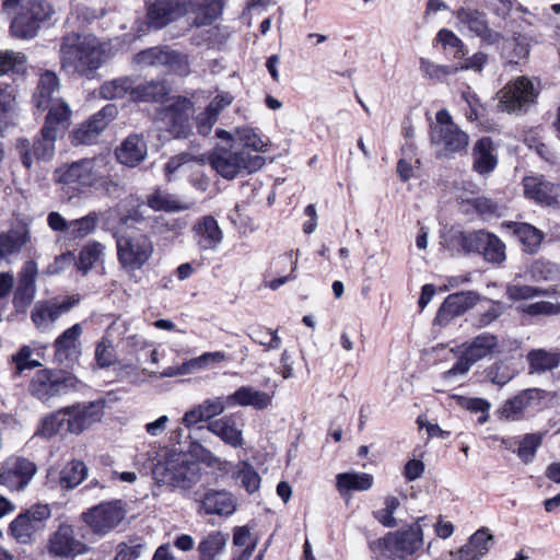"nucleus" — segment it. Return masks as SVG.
I'll use <instances>...</instances> for the list:
<instances>
[{"label":"nucleus","instance_id":"obj_1","mask_svg":"<svg viewBox=\"0 0 560 560\" xmlns=\"http://www.w3.org/2000/svg\"><path fill=\"white\" fill-rule=\"evenodd\" d=\"M104 49L91 34L70 33L60 44L61 67L68 73L89 77L103 63Z\"/></svg>","mask_w":560,"mask_h":560},{"label":"nucleus","instance_id":"obj_2","mask_svg":"<svg viewBox=\"0 0 560 560\" xmlns=\"http://www.w3.org/2000/svg\"><path fill=\"white\" fill-rule=\"evenodd\" d=\"M104 164L105 158L103 156L81 159L56 168L52 178L61 187V190L71 198L85 191L98 180Z\"/></svg>","mask_w":560,"mask_h":560},{"label":"nucleus","instance_id":"obj_3","mask_svg":"<svg viewBox=\"0 0 560 560\" xmlns=\"http://www.w3.org/2000/svg\"><path fill=\"white\" fill-rule=\"evenodd\" d=\"M152 475L159 485L186 490L199 482L201 468L187 454L174 452L165 460L155 464Z\"/></svg>","mask_w":560,"mask_h":560},{"label":"nucleus","instance_id":"obj_4","mask_svg":"<svg viewBox=\"0 0 560 560\" xmlns=\"http://www.w3.org/2000/svg\"><path fill=\"white\" fill-rule=\"evenodd\" d=\"M211 167L224 179H234L244 174L257 172L265 164V159L258 154H250L245 149L234 145L229 148L218 145L211 153Z\"/></svg>","mask_w":560,"mask_h":560},{"label":"nucleus","instance_id":"obj_5","mask_svg":"<svg viewBox=\"0 0 560 560\" xmlns=\"http://www.w3.org/2000/svg\"><path fill=\"white\" fill-rule=\"evenodd\" d=\"M419 517L416 522L392 533L380 540L377 560H412V556L423 546V529Z\"/></svg>","mask_w":560,"mask_h":560},{"label":"nucleus","instance_id":"obj_6","mask_svg":"<svg viewBox=\"0 0 560 560\" xmlns=\"http://www.w3.org/2000/svg\"><path fill=\"white\" fill-rule=\"evenodd\" d=\"M54 115L46 117L39 137L33 142L25 138L16 140L15 149L25 168L30 170L36 160L50 161L54 158L56 139L66 131V129L60 128L65 120L56 122Z\"/></svg>","mask_w":560,"mask_h":560},{"label":"nucleus","instance_id":"obj_7","mask_svg":"<svg viewBox=\"0 0 560 560\" xmlns=\"http://www.w3.org/2000/svg\"><path fill=\"white\" fill-rule=\"evenodd\" d=\"M430 141L439 158H452L466 150L469 138L453 121L450 113L439 110L430 128Z\"/></svg>","mask_w":560,"mask_h":560},{"label":"nucleus","instance_id":"obj_8","mask_svg":"<svg viewBox=\"0 0 560 560\" xmlns=\"http://www.w3.org/2000/svg\"><path fill=\"white\" fill-rule=\"evenodd\" d=\"M33 103L38 109H48L46 117L54 115V120H65L60 128L67 129L70 122L71 109L69 105L59 97V79L52 71H45L40 74L36 91L33 95Z\"/></svg>","mask_w":560,"mask_h":560},{"label":"nucleus","instance_id":"obj_9","mask_svg":"<svg viewBox=\"0 0 560 560\" xmlns=\"http://www.w3.org/2000/svg\"><path fill=\"white\" fill-rule=\"evenodd\" d=\"M117 256L122 268L138 270L153 254V243L148 235L131 231L117 235Z\"/></svg>","mask_w":560,"mask_h":560},{"label":"nucleus","instance_id":"obj_10","mask_svg":"<svg viewBox=\"0 0 560 560\" xmlns=\"http://www.w3.org/2000/svg\"><path fill=\"white\" fill-rule=\"evenodd\" d=\"M55 14V9L46 1H28L21 7L20 12L11 22V34L18 38H33L37 34L40 23L51 20Z\"/></svg>","mask_w":560,"mask_h":560},{"label":"nucleus","instance_id":"obj_11","mask_svg":"<svg viewBox=\"0 0 560 560\" xmlns=\"http://www.w3.org/2000/svg\"><path fill=\"white\" fill-rule=\"evenodd\" d=\"M271 396L267 393L255 389L254 387H241L233 395L226 398H213L207 399L200 407L207 418V420L212 421L211 419L215 416L221 415L226 406H253L255 408H265L270 404Z\"/></svg>","mask_w":560,"mask_h":560},{"label":"nucleus","instance_id":"obj_12","mask_svg":"<svg viewBox=\"0 0 560 560\" xmlns=\"http://www.w3.org/2000/svg\"><path fill=\"white\" fill-rule=\"evenodd\" d=\"M46 548L50 557L61 560H72L90 550V547L78 536L75 528L67 523H61L49 535Z\"/></svg>","mask_w":560,"mask_h":560},{"label":"nucleus","instance_id":"obj_13","mask_svg":"<svg viewBox=\"0 0 560 560\" xmlns=\"http://www.w3.org/2000/svg\"><path fill=\"white\" fill-rule=\"evenodd\" d=\"M51 516L48 504H34L19 514L10 524V533L20 544H31Z\"/></svg>","mask_w":560,"mask_h":560},{"label":"nucleus","instance_id":"obj_14","mask_svg":"<svg viewBox=\"0 0 560 560\" xmlns=\"http://www.w3.org/2000/svg\"><path fill=\"white\" fill-rule=\"evenodd\" d=\"M192 103L186 97H178L159 114L161 130L168 132L172 138H187L191 133L190 115Z\"/></svg>","mask_w":560,"mask_h":560},{"label":"nucleus","instance_id":"obj_15","mask_svg":"<svg viewBox=\"0 0 560 560\" xmlns=\"http://www.w3.org/2000/svg\"><path fill=\"white\" fill-rule=\"evenodd\" d=\"M135 61L144 67H164L166 71L187 75L189 73L188 56L168 47H151L138 52Z\"/></svg>","mask_w":560,"mask_h":560},{"label":"nucleus","instance_id":"obj_16","mask_svg":"<svg viewBox=\"0 0 560 560\" xmlns=\"http://www.w3.org/2000/svg\"><path fill=\"white\" fill-rule=\"evenodd\" d=\"M454 15L458 30H466L478 37L482 44L495 45L501 40L502 35L490 27L486 12L470 7H462L454 12Z\"/></svg>","mask_w":560,"mask_h":560},{"label":"nucleus","instance_id":"obj_17","mask_svg":"<svg viewBox=\"0 0 560 560\" xmlns=\"http://www.w3.org/2000/svg\"><path fill=\"white\" fill-rule=\"evenodd\" d=\"M80 302L79 296L52 298L35 303L31 318L36 328L48 330L61 316L68 314Z\"/></svg>","mask_w":560,"mask_h":560},{"label":"nucleus","instance_id":"obj_18","mask_svg":"<svg viewBox=\"0 0 560 560\" xmlns=\"http://www.w3.org/2000/svg\"><path fill=\"white\" fill-rule=\"evenodd\" d=\"M37 471L36 465L21 456H10L0 464V485L10 491L24 490Z\"/></svg>","mask_w":560,"mask_h":560},{"label":"nucleus","instance_id":"obj_19","mask_svg":"<svg viewBox=\"0 0 560 560\" xmlns=\"http://www.w3.org/2000/svg\"><path fill=\"white\" fill-rule=\"evenodd\" d=\"M498 346L497 336L483 332L472 339L468 345H463L464 350L456 363L446 372L448 375H464L479 360L491 354Z\"/></svg>","mask_w":560,"mask_h":560},{"label":"nucleus","instance_id":"obj_20","mask_svg":"<svg viewBox=\"0 0 560 560\" xmlns=\"http://www.w3.org/2000/svg\"><path fill=\"white\" fill-rule=\"evenodd\" d=\"M499 108L503 112L515 113L533 103L538 90L527 77H518L500 91Z\"/></svg>","mask_w":560,"mask_h":560},{"label":"nucleus","instance_id":"obj_21","mask_svg":"<svg viewBox=\"0 0 560 560\" xmlns=\"http://www.w3.org/2000/svg\"><path fill=\"white\" fill-rule=\"evenodd\" d=\"M124 517L125 511L119 502L101 503L82 513V520L97 535L108 534Z\"/></svg>","mask_w":560,"mask_h":560},{"label":"nucleus","instance_id":"obj_22","mask_svg":"<svg viewBox=\"0 0 560 560\" xmlns=\"http://www.w3.org/2000/svg\"><path fill=\"white\" fill-rule=\"evenodd\" d=\"M104 401L97 400L88 405H78L62 410V420L66 421V430L73 434H80L103 417Z\"/></svg>","mask_w":560,"mask_h":560},{"label":"nucleus","instance_id":"obj_23","mask_svg":"<svg viewBox=\"0 0 560 560\" xmlns=\"http://www.w3.org/2000/svg\"><path fill=\"white\" fill-rule=\"evenodd\" d=\"M116 115L117 107L113 104L106 105L73 130L72 143L75 145L93 143Z\"/></svg>","mask_w":560,"mask_h":560},{"label":"nucleus","instance_id":"obj_24","mask_svg":"<svg viewBox=\"0 0 560 560\" xmlns=\"http://www.w3.org/2000/svg\"><path fill=\"white\" fill-rule=\"evenodd\" d=\"M479 301L481 296L474 291L450 294L439 308L434 323L441 326L447 325L451 319L464 314Z\"/></svg>","mask_w":560,"mask_h":560},{"label":"nucleus","instance_id":"obj_25","mask_svg":"<svg viewBox=\"0 0 560 560\" xmlns=\"http://www.w3.org/2000/svg\"><path fill=\"white\" fill-rule=\"evenodd\" d=\"M243 423L235 415H226L209 421L207 429L232 448H242L245 444Z\"/></svg>","mask_w":560,"mask_h":560},{"label":"nucleus","instance_id":"obj_26","mask_svg":"<svg viewBox=\"0 0 560 560\" xmlns=\"http://www.w3.org/2000/svg\"><path fill=\"white\" fill-rule=\"evenodd\" d=\"M186 9L179 0H155L148 4L147 21L150 27L160 30L178 19Z\"/></svg>","mask_w":560,"mask_h":560},{"label":"nucleus","instance_id":"obj_27","mask_svg":"<svg viewBox=\"0 0 560 560\" xmlns=\"http://www.w3.org/2000/svg\"><path fill=\"white\" fill-rule=\"evenodd\" d=\"M493 536L488 528H480L475 532L456 551H451V560H481L492 548Z\"/></svg>","mask_w":560,"mask_h":560},{"label":"nucleus","instance_id":"obj_28","mask_svg":"<svg viewBox=\"0 0 560 560\" xmlns=\"http://www.w3.org/2000/svg\"><path fill=\"white\" fill-rule=\"evenodd\" d=\"M83 332L81 324H74L57 337L54 342L55 358L59 362L78 360L81 354L80 337Z\"/></svg>","mask_w":560,"mask_h":560},{"label":"nucleus","instance_id":"obj_29","mask_svg":"<svg viewBox=\"0 0 560 560\" xmlns=\"http://www.w3.org/2000/svg\"><path fill=\"white\" fill-rule=\"evenodd\" d=\"M523 186L525 196L540 203L551 205L560 195V185L547 180L542 175L526 176Z\"/></svg>","mask_w":560,"mask_h":560},{"label":"nucleus","instance_id":"obj_30","mask_svg":"<svg viewBox=\"0 0 560 560\" xmlns=\"http://www.w3.org/2000/svg\"><path fill=\"white\" fill-rule=\"evenodd\" d=\"M206 514L229 516L236 511V499L226 490H208L201 501Z\"/></svg>","mask_w":560,"mask_h":560},{"label":"nucleus","instance_id":"obj_31","mask_svg":"<svg viewBox=\"0 0 560 560\" xmlns=\"http://www.w3.org/2000/svg\"><path fill=\"white\" fill-rule=\"evenodd\" d=\"M195 238L201 250H215L223 240V233L217 220L211 215L203 217L194 226Z\"/></svg>","mask_w":560,"mask_h":560},{"label":"nucleus","instance_id":"obj_32","mask_svg":"<svg viewBox=\"0 0 560 560\" xmlns=\"http://www.w3.org/2000/svg\"><path fill=\"white\" fill-rule=\"evenodd\" d=\"M148 154V145L142 136L130 135L116 150V158L119 163L136 167Z\"/></svg>","mask_w":560,"mask_h":560},{"label":"nucleus","instance_id":"obj_33","mask_svg":"<svg viewBox=\"0 0 560 560\" xmlns=\"http://www.w3.org/2000/svg\"><path fill=\"white\" fill-rule=\"evenodd\" d=\"M232 361V357L224 351L203 352L201 355L184 362V372L190 374L223 368Z\"/></svg>","mask_w":560,"mask_h":560},{"label":"nucleus","instance_id":"obj_34","mask_svg":"<svg viewBox=\"0 0 560 560\" xmlns=\"http://www.w3.org/2000/svg\"><path fill=\"white\" fill-rule=\"evenodd\" d=\"M31 241V232L26 226L12 229L0 234V258L8 259L18 254Z\"/></svg>","mask_w":560,"mask_h":560},{"label":"nucleus","instance_id":"obj_35","mask_svg":"<svg viewBox=\"0 0 560 560\" xmlns=\"http://www.w3.org/2000/svg\"><path fill=\"white\" fill-rule=\"evenodd\" d=\"M373 486V476L366 472H342L336 477V488L341 497L351 491H366Z\"/></svg>","mask_w":560,"mask_h":560},{"label":"nucleus","instance_id":"obj_36","mask_svg":"<svg viewBox=\"0 0 560 560\" xmlns=\"http://www.w3.org/2000/svg\"><path fill=\"white\" fill-rule=\"evenodd\" d=\"M526 359L530 374H544L559 365L560 352L534 349L527 353Z\"/></svg>","mask_w":560,"mask_h":560},{"label":"nucleus","instance_id":"obj_37","mask_svg":"<svg viewBox=\"0 0 560 560\" xmlns=\"http://www.w3.org/2000/svg\"><path fill=\"white\" fill-rule=\"evenodd\" d=\"M492 141L489 138L479 139L474 147V168L479 174H488L494 170L497 158L492 154Z\"/></svg>","mask_w":560,"mask_h":560},{"label":"nucleus","instance_id":"obj_38","mask_svg":"<svg viewBox=\"0 0 560 560\" xmlns=\"http://www.w3.org/2000/svg\"><path fill=\"white\" fill-rule=\"evenodd\" d=\"M536 392V388H526L520 395L509 399L499 410L500 417L508 421L518 420Z\"/></svg>","mask_w":560,"mask_h":560},{"label":"nucleus","instance_id":"obj_39","mask_svg":"<svg viewBox=\"0 0 560 560\" xmlns=\"http://www.w3.org/2000/svg\"><path fill=\"white\" fill-rule=\"evenodd\" d=\"M18 86L13 80L0 82V128L16 108Z\"/></svg>","mask_w":560,"mask_h":560},{"label":"nucleus","instance_id":"obj_40","mask_svg":"<svg viewBox=\"0 0 560 560\" xmlns=\"http://www.w3.org/2000/svg\"><path fill=\"white\" fill-rule=\"evenodd\" d=\"M228 541V535L221 532H212L198 545L199 560H214L220 555Z\"/></svg>","mask_w":560,"mask_h":560},{"label":"nucleus","instance_id":"obj_41","mask_svg":"<svg viewBox=\"0 0 560 560\" xmlns=\"http://www.w3.org/2000/svg\"><path fill=\"white\" fill-rule=\"evenodd\" d=\"M86 476V466L81 460H72L60 472V486L73 489L79 486Z\"/></svg>","mask_w":560,"mask_h":560},{"label":"nucleus","instance_id":"obj_42","mask_svg":"<svg viewBox=\"0 0 560 560\" xmlns=\"http://www.w3.org/2000/svg\"><path fill=\"white\" fill-rule=\"evenodd\" d=\"M147 203L154 211H183L188 209V206L182 203L175 196L160 190L148 196Z\"/></svg>","mask_w":560,"mask_h":560},{"label":"nucleus","instance_id":"obj_43","mask_svg":"<svg viewBox=\"0 0 560 560\" xmlns=\"http://www.w3.org/2000/svg\"><path fill=\"white\" fill-rule=\"evenodd\" d=\"M514 226V233L525 250L534 253L542 241L541 232L528 223H515Z\"/></svg>","mask_w":560,"mask_h":560},{"label":"nucleus","instance_id":"obj_44","mask_svg":"<svg viewBox=\"0 0 560 560\" xmlns=\"http://www.w3.org/2000/svg\"><path fill=\"white\" fill-rule=\"evenodd\" d=\"M481 301H485L488 306L483 307V311H479L472 316V323L478 328L486 327L493 323L505 310L504 304L500 301L488 300L485 298H481Z\"/></svg>","mask_w":560,"mask_h":560},{"label":"nucleus","instance_id":"obj_45","mask_svg":"<svg viewBox=\"0 0 560 560\" xmlns=\"http://www.w3.org/2000/svg\"><path fill=\"white\" fill-rule=\"evenodd\" d=\"M98 215L96 212L72 220L69 222V236L72 240H81L90 235L98 224Z\"/></svg>","mask_w":560,"mask_h":560},{"label":"nucleus","instance_id":"obj_46","mask_svg":"<svg viewBox=\"0 0 560 560\" xmlns=\"http://www.w3.org/2000/svg\"><path fill=\"white\" fill-rule=\"evenodd\" d=\"M420 70L430 80L443 81L458 72V67L436 65L427 58H420Z\"/></svg>","mask_w":560,"mask_h":560},{"label":"nucleus","instance_id":"obj_47","mask_svg":"<svg viewBox=\"0 0 560 560\" xmlns=\"http://www.w3.org/2000/svg\"><path fill=\"white\" fill-rule=\"evenodd\" d=\"M103 246L100 243H92L85 245L80 254L77 261V267L83 273H86L102 257Z\"/></svg>","mask_w":560,"mask_h":560},{"label":"nucleus","instance_id":"obj_48","mask_svg":"<svg viewBox=\"0 0 560 560\" xmlns=\"http://www.w3.org/2000/svg\"><path fill=\"white\" fill-rule=\"evenodd\" d=\"M236 478L241 480L242 487L248 493L256 492L260 487V477L248 462L237 464Z\"/></svg>","mask_w":560,"mask_h":560},{"label":"nucleus","instance_id":"obj_49","mask_svg":"<svg viewBox=\"0 0 560 560\" xmlns=\"http://www.w3.org/2000/svg\"><path fill=\"white\" fill-rule=\"evenodd\" d=\"M136 93L141 101L158 102L167 94V86L162 81H150L139 85Z\"/></svg>","mask_w":560,"mask_h":560},{"label":"nucleus","instance_id":"obj_50","mask_svg":"<svg viewBox=\"0 0 560 560\" xmlns=\"http://www.w3.org/2000/svg\"><path fill=\"white\" fill-rule=\"evenodd\" d=\"M481 254L487 261L501 264L505 260V245L497 235L490 233Z\"/></svg>","mask_w":560,"mask_h":560},{"label":"nucleus","instance_id":"obj_51","mask_svg":"<svg viewBox=\"0 0 560 560\" xmlns=\"http://www.w3.org/2000/svg\"><path fill=\"white\" fill-rule=\"evenodd\" d=\"M26 57L22 52L12 50L0 51V75L9 71H24Z\"/></svg>","mask_w":560,"mask_h":560},{"label":"nucleus","instance_id":"obj_52","mask_svg":"<svg viewBox=\"0 0 560 560\" xmlns=\"http://www.w3.org/2000/svg\"><path fill=\"white\" fill-rule=\"evenodd\" d=\"M132 88L128 78H119L102 84L100 94L106 100L121 98Z\"/></svg>","mask_w":560,"mask_h":560},{"label":"nucleus","instance_id":"obj_53","mask_svg":"<svg viewBox=\"0 0 560 560\" xmlns=\"http://www.w3.org/2000/svg\"><path fill=\"white\" fill-rule=\"evenodd\" d=\"M489 232L483 230L474 231V232H460V244L463 249L467 253H480L483 249L486 241L488 240Z\"/></svg>","mask_w":560,"mask_h":560},{"label":"nucleus","instance_id":"obj_54","mask_svg":"<svg viewBox=\"0 0 560 560\" xmlns=\"http://www.w3.org/2000/svg\"><path fill=\"white\" fill-rule=\"evenodd\" d=\"M436 39L443 47H448L454 50L455 59H464L466 56L464 42L453 31L447 28L440 30Z\"/></svg>","mask_w":560,"mask_h":560},{"label":"nucleus","instance_id":"obj_55","mask_svg":"<svg viewBox=\"0 0 560 560\" xmlns=\"http://www.w3.org/2000/svg\"><path fill=\"white\" fill-rule=\"evenodd\" d=\"M237 140L246 148L253 149L256 152L265 151L267 142L260 135L250 127H240L236 129Z\"/></svg>","mask_w":560,"mask_h":560},{"label":"nucleus","instance_id":"obj_56","mask_svg":"<svg viewBox=\"0 0 560 560\" xmlns=\"http://www.w3.org/2000/svg\"><path fill=\"white\" fill-rule=\"evenodd\" d=\"M194 162H203V159H197L191 153H180L172 156L164 165L165 177L168 182L174 179V175L184 166L190 165Z\"/></svg>","mask_w":560,"mask_h":560},{"label":"nucleus","instance_id":"obj_57","mask_svg":"<svg viewBox=\"0 0 560 560\" xmlns=\"http://www.w3.org/2000/svg\"><path fill=\"white\" fill-rule=\"evenodd\" d=\"M36 295V288L18 285L13 295V305L16 312L24 313Z\"/></svg>","mask_w":560,"mask_h":560},{"label":"nucleus","instance_id":"obj_58","mask_svg":"<svg viewBox=\"0 0 560 560\" xmlns=\"http://www.w3.org/2000/svg\"><path fill=\"white\" fill-rule=\"evenodd\" d=\"M144 545L129 541L120 542L116 547V555L113 560H137L141 557Z\"/></svg>","mask_w":560,"mask_h":560},{"label":"nucleus","instance_id":"obj_59","mask_svg":"<svg viewBox=\"0 0 560 560\" xmlns=\"http://www.w3.org/2000/svg\"><path fill=\"white\" fill-rule=\"evenodd\" d=\"M506 294L511 300H528L545 294L544 290L522 284H510L506 288Z\"/></svg>","mask_w":560,"mask_h":560},{"label":"nucleus","instance_id":"obj_60","mask_svg":"<svg viewBox=\"0 0 560 560\" xmlns=\"http://www.w3.org/2000/svg\"><path fill=\"white\" fill-rule=\"evenodd\" d=\"M522 312L532 315H557L560 313V304L551 303L548 301H539L523 306Z\"/></svg>","mask_w":560,"mask_h":560},{"label":"nucleus","instance_id":"obj_61","mask_svg":"<svg viewBox=\"0 0 560 560\" xmlns=\"http://www.w3.org/2000/svg\"><path fill=\"white\" fill-rule=\"evenodd\" d=\"M96 362L101 368H106L115 362V351L109 340L103 338L95 349Z\"/></svg>","mask_w":560,"mask_h":560},{"label":"nucleus","instance_id":"obj_62","mask_svg":"<svg viewBox=\"0 0 560 560\" xmlns=\"http://www.w3.org/2000/svg\"><path fill=\"white\" fill-rule=\"evenodd\" d=\"M38 275L37 264L34 260L24 262L20 273L18 285L36 288V278Z\"/></svg>","mask_w":560,"mask_h":560},{"label":"nucleus","instance_id":"obj_63","mask_svg":"<svg viewBox=\"0 0 560 560\" xmlns=\"http://www.w3.org/2000/svg\"><path fill=\"white\" fill-rule=\"evenodd\" d=\"M540 444V438L535 434H527L520 443L518 456L524 462H529L534 457L537 447Z\"/></svg>","mask_w":560,"mask_h":560},{"label":"nucleus","instance_id":"obj_64","mask_svg":"<svg viewBox=\"0 0 560 560\" xmlns=\"http://www.w3.org/2000/svg\"><path fill=\"white\" fill-rule=\"evenodd\" d=\"M249 337L257 343L265 346L267 349H278L281 340L276 332L255 329L250 332Z\"/></svg>","mask_w":560,"mask_h":560}]
</instances>
